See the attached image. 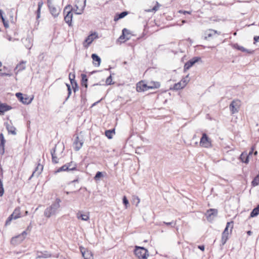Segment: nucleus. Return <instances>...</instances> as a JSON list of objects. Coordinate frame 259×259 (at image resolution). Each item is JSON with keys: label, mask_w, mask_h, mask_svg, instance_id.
Masks as SVG:
<instances>
[{"label": "nucleus", "mask_w": 259, "mask_h": 259, "mask_svg": "<svg viewBox=\"0 0 259 259\" xmlns=\"http://www.w3.org/2000/svg\"><path fill=\"white\" fill-rule=\"evenodd\" d=\"M60 199L59 198H56L55 202L45 210L44 215L49 218L52 215H55L60 207Z\"/></svg>", "instance_id": "obj_1"}, {"label": "nucleus", "mask_w": 259, "mask_h": 259, "mask_svg": "<svg viewBox=\"0 0 259 259\" xmlns=\"http://www.w3.org/2000/svg\"><path fill=\"white\" fill-rule=\"evenodd\" d=\"M233 224V221L227 223L226 228L222 234L221 246L224 245L229 239V235L232 233Z\"/></svg>", "instance_id": "obj_2"}, {"label": "nucleus", "mask_w": 259, "mask_h": 259, "mask_svg": "<svg viewBox=\"0 0 259 259\" xmlns=\"http://www.w3.org/2000/svg\"><path fill=\"white\" fill-rule=\"evenodd\" d=\"M134 253L139 259H147L149 256L148 250L144 247L136 246Z\"/></svg>", "instance_id": "obj_3"}, {"label": "nucleus", "mask_w": 259, "mask_h": 259, "mask_svg": "<svg viewBox=\"0 0 259 259\" xmlns=\"http://www.w3.org/2000/svg\"><path fill=\"white\" fill-rule=\"evenodd\" d=\"M72 11L73 8L70 5L66 6L64 9V14H65L66 13V14L64 16V21L68 24L69 26H72V20L73 17Z\"/></svg>", "instance_id": "obj_4"}, {"label": "nucleus", "mask_w": 259, "mask_h": 259, "mask_svg": "<svg viewBox=\"0 0 259 259\" xmlns=\"http://www.w3.org/2000/svg\"><path fill=\"white\" fill-rule=\"evenodd\" d=\"M81 85L82 87H84V90L83 89H81V99H83L85 98L86 92L88 88V78L87 76L85 74H81Z\"/></svg>", "instance_id": "obj_5"}, {"label": "nucleus", "mask_w": 259, "mask_h": 259, "mask_svg": "<svg viewBox=\"0 0 259 259\" xmlns=\"http://www.w3.org/2000/svg\"><path fill=\"white\" fill-rule=\"evenodd\" d=\"M241 106L240 101L239 100H234L229 105L230 110L232 114L237 113L239 111Z\"/></svg>", "instance_id": "obj_6"}, {"label": "nucleus", "mask_w": 259, "mask_h": 259, "mask_svg": "<svg viewBox=\"0 0 259 259\" xmlns=\"http://www.w3.org/2000/svg\"><path fill=\"white\" fill-rule=\"evenodd\" d=\"M200 145L205 148L211 147V141L205 133L202 134V136L200 139Z\"/></svg>", "instance_id": "obj_7"}, {"label": "nucleus", "mask_w": 259, "mask_h": 259, "mask_svg": "<svg viewBox=\"0 0 259 259\" xmlns=\"http://www.w3.org/2000/svg\"><path fill=\"white\" fill-rule=\"evenodd\" d=\"M16 96L23 104L26 105L31 103L33 99L32 98L30 99L26 95L23 96V95L21 93H17L16 94Z\"/></svg>", "instance_id": "obj_8"}, {"label": "nucleus", "mask_w": 259, "mask_h": 259, "mask_svg": "<svg viewBox=\"0 0 259 259\" xmlns=\"http://www.w3.org/2000/svg\"><path fill=\"white\" fill-rule=\"evenodd\" d=\"M40 159H39L37 161V165L35 168V170L33 171L31 176L29 178V180L31 179L33 177L36 176L38 177V176L41 173L43 170L44 166L42 164H40Z\"/></svg>", "instance_id": "obj_9"}, {"label": "nucleus", "mask_w": 259, "mask_h": 259, "mask_svg": "<svg viewBox=\"0 0 259 259\" xmlns=\"http://www.w3.org/2000/svg\"><path fill=\"white\" fill-rule=\"evenodd\" d=\"M200 60H201L200 57H195L189 60L185 64L184 67V71L190 69L195 63L197 62Z\"/></svg>", "instance_id": "obj_10"}, {"label": "nucleus", "mask_w": 259, "mask_h": 259, "mask_svg": "<svg viewBox=\"0 0 259 259\" xmlns=\"http://www.w3.org/2000/svg\"><path fill=\"white\" fill-rule=\"evenodd\" d=\"M80 249L84 259H93V254L91 251L82 247H80Z\"/></svg>", "instance_id": "obj_11"}, {"label": "nucleus", "mask_w": 259, "mask_h": 259, "mask_svg": "<svg viewBox=\"0 0 259 259\" xmlns=\"http://www.w3.org/2000/svg\"><path fill=\"white\" fill-rule=\"evenodd\" d=\"M83 143V141L81 139H80L78 136H77L73 142L74 150L76 151L80 150L82 146Z\"/></svg>", "instance_id": "obj_12"}, {"label": "nucleus", "mask_w": 259, "mask_h": 259, "mask_svg": "<svg viewBox=\"0 0 259 259\" xmlns=\"http://www.w3.org/2000/svg\"><path fill=\"white\" fill-rule=\"evenodd\" d=\"M150 89L149 85L145 83L143 81L139 82L137 84V91L138 92H144Z\"/></svg>", "instance_id": "obj_13"}, {"label": "nucleus", "mask_w": 259, "mask_h": 259, "mask_svg": "<svg viewBox=\"0 0 259 259\" xmlns=\"http://www.w3.org/2000/svg\"><path fill=\"white\" fill-rule=\"evenodd\" d=\"M49 11L52 14V15L54 17L56 18L58 17V16L59 14V11H58L55 7H54L52 4L48 5Z\"/></svg>", "instance_id": "obj_14"}, {"label": "nucleus", "mask_w": 259, "mask_h": 259, "mask_svg": "<svg viewBox=\"0 0 259 259\" xmlns=\"http://www.w3.org/2000/svg\"><path fill=\"white\" fill-rule=\"evenodd\" d=\"M217 34L219 35V33H218L217 31L213 30V29H209L208 31H206L205 33V36H204V39H207L209 38L212 37L213 36H214L217 35Z\"/></svg>", "instance_id": "obj_15"}, {"label": "nucleus", "mask_w": 259, "mask_h": 259, "mask_svg": "<svg viewBox=\"0 0 259 259\" xmlns=\"http://www.w3.org/2000/svg\"><path fill=\"white\" fill-rule=\"evenodd\" d=\"M69 80L70 81L71 84L72 86V89L74 91V92H76L78 90V84L76 82V81L74 80L75 78V75H73V78H71V73L69 75Z\"/></svg>", "instance_id": "obj_16"}, {"label": "nucleus", "mask_w": 259, "mask_h": 259, "mask_svg": "<svg viewBox=\"0 0 259 259\" xmlns=\"http://www.w3.org/2000/svg\"><path fill=\"white\" fill-rule=\"evenodd\" d=\"M98 34L96 32L93 33L89 35L85 39V42L90 45L92 41L96 38H98Z\"/></svg>", "instance_id": "obj_17"}, {"label": "nucleus", "mask_w": 259, "mask_h": 259, "mask_svg": "<svg viewBox=\"0 0 259 259\" xmlns=\"http://www.w3.org/2000/svg\"><path fill=\"white\" fill-rule=\"evenodd\" d=\"M92 58L93 60V64L95 66L98 67L101 63V58L96 54L92 55Z\"/></svg>", "instance_id": "obj_18"}, {"label": "nucleus", "mask_w": 259, "mask_h": 259, "mask_svg": "<svg viewBox=\"0 0 259 259\" xmlns=\"http://www.w3.org/2000/svg\"><path fill=\"white\" fill-rule=\"evenodd\" d=\"M51 256V255L47 251L44 252L37 251L36 254V258H48Z\"/></svg>", "instance_id": "obj_19"}, {"label": "nucleus", "mask_w": 259, "mask_h": 259, "mask_svg": "<svg viewBox=\"0 0 259 259\" xmlns=\"http://www.w3.org/2000/svg\"><path fill=\"white\" fill-rule=\"evenodd\" d=\"M218 214V210L216 209L210 208L206 211V215L208 219H211V217L216 216Z\"/></svg>", "instance_id": "obj_20"}, {"label": "nucleus", "mask_w": 259, "mask_h": 259, "mask_svg": "<svg viewBox=\"0 0 259 259\" xmlns=\"http://www.w3.org/2000/svg\"><path fill=\"white\" fill-rule=\"evenodd\" d=\"M56 147L55 146L51 151V154L52 155V160L53 163L56 164L59 162V159L58 158L56 154Z\"/></svg>", "instance_id": "obj_21"}, {"label": "nucleus", "mask_w": 259, "mask_h": 259, "mask_svg": "<svg viewBox=\"0 0 259 259\" xmlns=\"http://www.w3.org/2000/svg\"><path fill=\"white\" fill-rule=\"evenodd\" d=\"M81 3H82V5L80 7V9H79L77 11V10H75V8H73V11L74 12L75 14L80 15L83 13L85 7L86 0H81Z\"/></svg>", "instance_id": "obj_22"}, {"label": "nucleus", "mask_w": 259, "mask_h": 259, "mask_svg": "<svg viewBox=\"0 0 259 259\" xmlns=\"http://www.w3.org/2000/svg\"><path fill=\"white\" fill-rule=\"evenodd\" d=\"M0 150L2 152V154H3L5 152V144L6 141L2 133L0 134Z\"/></svg>", "instance_id": "obj_23"}, {"label": "nucleus", "mask_w": 259, "mask_h": 259, "mask_svg": "<svg viewBox=\"0 0 259 259\" xmlns=\"http://www.w3.org/2000/svg\"><path fill=\"white\" fill-rule=\"evenodd\" d=\"M248 158L249 156L247 155V153L246 152H243L240 155L239 159L242 162L247 164L249 162Z\"/></svg>", "instance_id": "obj_24"}, {"label": "nucleus", "mask_w": 259, "mask_h": 259, "mask_svg": "<svg viewBox=\"0 0 259 259\" xmlns=\"http://www.w3.org/2000/svg\"><path fill=\"white\" fill-rule=\"evenodd\" d=\"M26 235V232L25 231H23L21 234L13 237L11 239V243H14L18 238H20V241H23L25 239Z\"/></svg>", "instance_id": "obj_25"}, {"label": "nucleus", "mask_w": 259, "mask_h": 259, "mask_svg": "<svg viewBox=\"0 0 259 259\" xmlns=\"http://www.w3.org/2000/svg\"><path fill=\"white\" fill-rule=\"evenodd\" d=\"M128 14V12L123 11L119 14H116L114 18V21H117L118 20L124 18Z\"/></svg>", "instance_id": "obj_26"}, {"label": "nucleus", "mask_w": 259, "mask_h": 259, "mask_svg": "<svg viewBox=\"0 0 259 259\" xmlns=\"http://www.w3.org/2000/svg\"><path fill=\"white\" fill-rule=\"evenodd\" d=\"M6 128L8 130V132L9 133H10L13 135H16V129L14 126L8 124V123H6Z\"/></svg>", "instance_id": "obj_27"}, {"label": "nucleus", "mask_w": 259, "mask_h": 259, "mask_svg": "<svg viewBox=\"0 0 259 259\" xmlns=\"http://www.w3.org/2000/svg\"><path fill=\"white\" fill-rule=\"evenodd\" d=\"M44 5V2L42 1H40L38 3V8L36 12V19H38L40 16V10L42 6Z\"/></svg>", "instance_id": "obj_28"}, {"label": "nucleus", "mask_w": 259, "mask_h": 259, "mask_svg": "<svg viewBox=\"0 0 259 259\" xmlns=\"http://www.w3.org/2000/svg\"><path fill=\"white\" fill-rule=\"evenodd\" d=\"M67 166L68 167V171L74 170L76 169L77 165L76 163L71 161L66 163Z\"/></svg>", "instance_id": "obj_29"}, {"label": "nucleus", "mask_w": 259, "mask_h": 259, "mask_svg": "<svg viewBox=\"0 0 259 259\" xmlns=\"http://www.w3.org/2000/svg\"><path fill=\"white\" fill-rule=\"evenodd\" d=\"M12 109V107L5 104H0V112L3 113Z\"/></svg>", "instance_id": "obj_30"}, {"label": "nucleus", "mask_w": 259, "mask_h": 259, "mask_svg": "<svg viewBox=\"0 0 259 259\" xmlns=\"http://www.w3.org/2000/svg\"><path fill=\"white\" fill-rule=\"evenodd\" d=\"M77 218L78 219H81L82 221H88L89 220V215L87 214H81L78 212L76 214Z\"/></svg>", "instance_id": "obj_31"}, {"label": "nucleus", "mask_w": 259, "mask_h": 259, "mask_svg": "<svg viewBox=\"0 0 259 259\" xmlns=\"http://www.w3.org/2000/svg\"><path fill=\"white\" fill-rule=\"evenodd\" d=\"M149 88L150 89H157L160 87V83L158 82L151 81L149 83Z\"/></svg>", "instance_id": "obj_32"}, {"label": "nucleus", "mask_w": 259, "mask_h": 259, "mask_svg": "<svg viewBox=\"0 0 259 259\" xmlns=\"http://www.w3.org/2000/svg\"><path fill=\"white\" fill-rule=\"evenodd\" d=\"M259 214V204L254 208L250 214V217L253 218L257 216Z\"/></svg>", "instance_id": "obj_33"}, {"label": "nucleus", "mask_w": 259, "mask_h": 259, "mask_svg": "<svg viewBox=\"0 0 259 259\" xmlns=\"http://www.w3.org/2000/svg\"><path fill=\"white\" fill-rule=\"evenodd\" d=\"M12 214L14 216L15 220L20 218V217H21L20 208L19 207L15 208V209L14 210Z\"/></svg>", "instance_id": "obj_34"}, {"label": "nucleus", "mask_w": 259, "mask_h": 259, "mask_svg": "<svg viewBox=\"0 0 259 259\" xmlns=\"http://www.w3.org/2000/svg\"><path fill=\"white\" fill-rule=\"evenodd\" d=\"M68 167H67L66 164H65L55 170L54 173L57 174L61 171H68Z\"/></svg>", "instance_id": "obj_35"}, {"label": "nucleus", "mask_w": 259, "mask_h": 259, "mask_svg": "<svg viewBox=\"0 0 259 259\" xmlns=\"http://www.w3.org/2000/svg\"><path fill=\"white\" fill-rule=\"evenodd\" d=\"M234 47L236 49H237V50H238L239 51H241L242 52H247V53H251L250 51H249L248 50H247V49L244 48L243 47L240 46L238 45V44H235L234 45Z\"/></svg>", "instance_id": "obj_36"}, {"label": "nucleus", "mask_w": 259, "mask_h": 259, "mask_svg": "<svg viewBox=\"0 0 259 259\" xmlns=\"http://www.w3.org/2000/svg\"><path fill=\"white\" fill-rule=\"evenodd\" d=\"M183 83L181 81L175 83L174 85L173 89L175 90H179L183 89L185 87L183 86Z\"/></svg>", "instance_id": "obj_37"}, {"label": "nucleus", "mask_w": 259, "mask_h": 259, "mask_svg": "<svg viewBox=\"0 0 259 259\" xmlns=\"http://www.w3.org/2000/svg\"><path fill=\"white\" fill-rule=\"evenodd\" d=\"M114 133V130H107L105 131V136L109 139H111L113 137V134Z\"/></svg>", "instance_id": "obj_38"}, {"label": "nucleus", "mask_w": 259, "mask_h": 259, "mask_svg": "<svg viewBox=\"0 0 259 259\" xmlns=\"http://www.w3.org/2000/svg\"><path fill=\"white\" fill-rule=\"evenodd\" d=\"M25 68V62H22L17 65L15 69H17L18 71H21Z\"/></svg>", "instance_id": "obj_39"}, {"label": "nucleus", "mask_w": 259, "mask_h": 259, "mask_svg": "<svg viewBox=\"0 0 259 259\" xmlns=\"http://www.w3.org/2000/svg\"><path fill=\"white\" fill-rule=\"evenodd\" d=\"M180 81H181L182 83H183V86L185 87L189 81V75H186L185 77L182 78Z\"/></svg>", "instance_id": "obj_40"}, {"label": "nucleus", "mask_w": 259, "mask_h": 259, "mask_svg": "<svg viewBox=\"0 0 259 259\" xmlns=\"http://www.w3.org/2000/svg\"><path fill=\"white\" fill-rule=\"evenodd\" d=\"M4 193V188L2 180L0 179V196H2Z\"/></svg>", "instance_id": "obj_41"}, {"label": "nucleus", "mask_w": 259, "mask_h": 259, "mask_svg": "<svg viewBox=\"0 0 259 259\" xmlns=\"http://www.w3.org/2000/svg\"><path fill=\"white\" fill-rule=\"evenodd\" d=\"M81 0H77V1L76 2L75 5V7L76 8V9H75V10H77V11L79 9H80V7L82 5V3H81Z\"/></svg>", "instance_id": "obj_42"}, {"label": "nucleus", "mask_w": 259, "mask_h": 259, "mask_svg": "<svg viewBox=\"0 0 259 259\" xmlns=\"http://www.w3.org/2000/svg\"><path fill=\"white\" fill-rule=\"evenodd\" d=\"M13 219H14V216L11 214L9 217L7 219V221H6V223H5V225H9L11 221L13 220Z\"/></svg>", "instance_id": "obj_43"}, {"label": "nucleus", "mask_w": 259, "mask_h": 259, "mask_svg": "<svg viewBox=\"0 0 259 259\" xmlns=\"http://www.w3.org/2000/svg\"><path fill=\"white\" fill-rule=\"evenodd\" d=\"M130 34V31L126 28H124L122 30V36L125 35L126 36H128V35Z\"/></svg>", "instance_id": "obj_44"}, {"label": "nucleus", "mask_w": 259, "mask_h": 259, "mask_svg": "<svg viewBox=\"0 0 259 259\" xmlns=\"http://www.w3.org/2000/svg\"><path fill=\"white\" fill-rule=\"evenodd\" d=\"M122 202L123 204L125 205V208H127L128 206L129 205V202L128 200H127L126 196H123L122 199Z\"/></svg>", "instance_id": "obj_45"}, {"label": "nucleus", "mask_w": 259, "mask_h": 259, "mask_svg": "<svg viewBox=\"0 0 259 259\" xmlns=\"http://www.w3.org/2000/svg\"><path fill=\"white\" fill-rule=\"evenodd\" d=\"M112 79L111 75H110L109 76H108L106 80V85H110L113 84V83L112 82Z\"/></svg>", "instance_id": "obj_46"}, {"label": "nucleus", "mask_w": 259, "mask_h": 259, "mask_svg": "<svg viewBox=\"0 0 259 259\" xmlns=\"http://www.w3.org/2000/svg\"><path fill=\"white\" fill-rule=\"evenodd\" d=\"M66 86L67 87L68 91V96L66 98V100H67L68 98L70 97V95L71 94V89L70 85L69 84L66 83Z\"/></svg>", "instance_id": "obj_47"}, {"label": "nucleus", "mask_w": 259, "mask_h": 259, "mask_svg": "<svg viewBox=\"0 0 259 259\" xmlns=\"http://www.w3.org/2000/svg\"><path fill=\"white\" fill-rule=\"evenodd\" d=\"M102 177H103V174L102 172L101 171H98L96 175H95V180H98L99 179H100V178H101Z\"/></svg>", "instance_id": "obj_48"}, {"label": "nucleus", "mask_w": 259, "mask_h": 259, "mask_svg": "<svg viewBox=\"0 0 259 259\" xmlns=\"http://www.w3.org/2000/svg\"><path fill=\"white\" fill-rule=\"evenodd\" d=\"M163 224L166 225L167 226H171V227H174L176 225V223H174L173 222H168V223L163 222Z\"/></svg>", "instance_id": "obj_49"}, {"label": "nucleus", "mask_w": 259, "mask_h": 259, "mask_svg": "<svg viewBox=\"0 0 259 259\" xmlns=\"http://www.w3.org/2000/svg\"><path fill=\"white\" fill-rule=\"evenodd\" d=\"M179 13H181V14H191V11H184V10H180L179 11Z\"/></svg>", "instance_id": "obj_50"}, {"label": "nucleus", "mask_w": 259, "mask_h": 259, "mask_svg": "<svg viewBox=\"0 0 259 259\" xmlns=\"http://www.w3.org/2000/svg\"><path fill=\"white\" fill-rule=\"evenodd\" d=\"M119 39H125V40H129L130 39V36H126L125 35H124L123 36H122V35L119 37Z\"/></svg>", "instance_id": "obj_51"}, {"label": "nucleus", "mask_w": 259, "mask_h": 259, "mask_svg": "<svg viewBox=\"0 0 259 259\" xmlns=\"http://www.w3.org/2000/svg\"><path fill=\"white\" fill-rule=\"evenodd\" d=\"M22 241H20V238H18L14 243H12L13 244H18L20 243Z\"/></svg>", "instance_id": "obj_52"}, {"label": "nucleus", "mask_w": 259, "mask_h": 259, "mask_svg": "<svg viewBox=\"0 0 259 259\" xmlns=\"http://www.w3.org/2000/svg\"><path fill=\"white\" fill-rule=\"evenodd\" d=\"M22 241H20V238H18L14 243H12L13 244H18L20 243Z\"/></svg>", "instance_id": "obj_53"}, {"label": "nucleus", "mask_w": 259, "mask_h": 259, "mask_svg": "<svg viewBox=\"0 0 259 259\" xmlns=\"http://www.w3.org/2000/svg\"><path fill=\"white\" fill-rule=\"evenodd\" d=\"M10 75H11L10 74L2 72L1 70H0V76H10Z\"/></svg>", "instance_id": "obj_54"}, {"label": "nucleus", "mask_w": 259, "mask_h": 259, "mask_svg": "<svg viewBox=\"0 0 259 259\" xmlns=\"http://www.w3.org/2000/svg\"><path fill=\"white\" fill-rule=\"evenodd\" d=\"M159 7L157 6H154L151 10H149V11H156L158 9Z\"/></svg>", "instance_id": "obj_55"}, {"label": "nucleus", "mask_w": 259, "mask_h": 259, "mask_svg": "<svg viewBox=\"0 0 259 259\" xmlns=\"http://www.w3.org/2000/svg\"><path fill=\"white\" fill-rule=\"evenodd\" d=\"M198 248L202 251H204L205 249V247L204 245H199Z\"/></svg>", "instance_id": "obj_56"}, {"label": "nucleus", "mask_w": 259, "mask_h": 259, "mask_svg": "<svg viewBox=\"0 0 259 259\" xmlns=\"http://www.w3.org/2000/svg\"><path fill=\"white\" fill-rule=\"evenodd\" d=\"M3 11L2 10H0V18L4 21V18L3 17Z\"/></svg>", "instance_id": "obj_57"}, {"label": "nucleus", "mask_w": 259, "mask_h": 259, "mask_svg": "<svg viewBox=\"0 0 259 259\" xmlns=\"http://www.w3.org/2000/svg\"><path fill=\"white\" fill-rule=\"evenodd\" d=\"M254 42H258L259 41V36H255L253 38Z\"/></svg>", "instance_id": "obj_58"}, {"label": "nucleus", "mask_w": 259, "mask_h": 259, "mask_svg": "<svg viewBox=\"0 0 259 259\" xmlns=\"http://www.w3.org/2000/svg\"><path fill=\"white\" fill-rule=\"evenodd\" d=\"M47 4L48 5L52 4V0H47Z\"/></svg>", "instance_id": "obj_59"}, {"label": "nucleus", "mask_w": 259, "mask_h": 259, "mask_svg": "<svg viewBox=\"0 0 259 259\" xmlns=\"http://www.w3.org/2000/svg\"><path fill=\"white\" fill-rule=\"evenodd\" d=\"M247 234L248 235H251V234H252V232L251 231H248L247 232Z\"/></svg>", "instance_id": "obj_60"}, {"label": "nucleus", "mask_w": 259, "mask_h": 259, "mask_svg": "<svg viewBox=\"0 0 259 259\" xmlns=\"http://www.w3.org/2000/svg\"><path fill=\"white\" fill-rule=\"evenodd\" d=\"M78 182V180L77 179L73 180L72 182V183H75V182Z\"/></svg>", "instance_id": "obj_61"}, {"label": "nucleus", "mask_w": 259, "mask_h": 259, "mask_svg": "<svg viewBox=\"0 0 259 259\" xmlns=\"http://www.w3.org/2000/svg\"><path fill=\"white\" fill-rule=\"evenodd\" d=\"M73 74H71V78H73Z\"/></svg>", "instance_id": "obj_62"}, {"label": "nucleus", "mask_w": 259, "mask_h": 259, "mask_svg": "<svg viewBox=\"0 0 259 259\" xmlns=\"http://www.w3.org/2000/svg\"><path fill=\"white\" fill-rule=\"evenodd\" d=\"M97 72V71H93V72H92V73H94V72Z\"/></svg>", "instance_id": "obj_63"}, {"label": "nucleus", "mask_w": 259, "mask_h": 259, "mask_svg": "<svg viewBox=\"0 0 259 259\" xmlns=\"http://www.w3.org/2000/svg\"><path fill=\"white\" fill-rule=\"evenodd\" d=\"M25 213L27 214L28 213V211H26V212H25Z\"/></svg>", "instance_id": "obj_64"}]
</instances>
